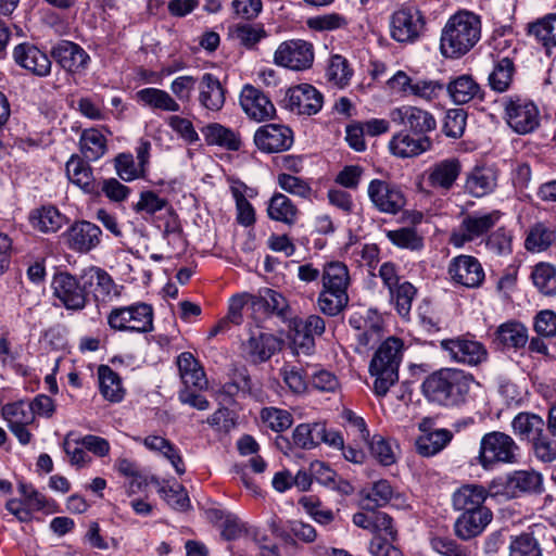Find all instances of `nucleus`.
I'll return each mask as SVG.
<instances>
[{
    "mask_svg": "<svg viewBox=\"0 0 556 556\" xmlns=\"http://www.w3.org/2000/svg\"><path fill=\"white\" fill-rule=\"evenodd\" d=\"M481 27L480 16L471 11L460 10L453 14L442 29V54L457 59L468 53L479 42Z\"/></svg>",
    "mask_w": 556,
    "mask_h": 556,
    "instance_id": "1",
    "label": "nucleus"
},
{
    "mask_svg": "<svg viewBox=\"0 0 556 556\" xmlns=\"http://www.w3.org/2000/svg\"><path fill=\"white\" fill-rule=\"evenodd\" d=\"M471 383V375L459 369L443 368L429 375L421 389L424 395L433 403L458 406L465 403Z\"/></svg>",
    "mask_w": 556,
    "mask_h": 556,
    "instance_id": "2",
    "label": "nucleus"
},
{
    "mask_svg": "<svg viewBox=\"0 0 556 556\" xmlns=\"http://www.w3.org/2000/svg\"><path fill=\"white\" fill-rule=\"evenodd\" d=\"M403 354L404 343L396 337H389L374 353L368 370L374 378L372 391L376 396H386L399 381V368Z\"/></svg>",
    "mask_w": 556,
    "mask_h": 556,
    "instance_id": "3",
    "label": "nucleus"
},
{
    "mask_svg": "<svg viewBox=\"0 0 556 556\" xmlns=\"http://www.w3.org/2000/svg\"><path fill=\"white\" fill-rule=\"evenodd\" d=\"M519 446L507 433L491 431L480 440L478 463L483 469L498 464H515L518 460Z\"/></svg>",
    "mask_w": 556,
    "mask_h": 556,
    "instance_id": "4",
    "label": "nucleus"
},
{
    "mask_svg": "<svg viewBox=\"0 0 556 556\" xmlns=\"http://www.w3.org/2000/svg\"><path fill=\"white\" fill-rule=\"evenodd\" d=\"M108 325L115 331L146 333L153 330V308L147 303L113 308Z\"/></svg>",
    "mask_w": 556,
    "mask_h": 556,
    "instance_id": "5",
    "label": "nucleus"
},
{
    "mask_svg": "<svg viewBox=\"0 0 556 556\" xmlns=\"http://www.w3.org/2000/svg\"><path fill=\"white\" fill-rule=\"evenodd\" d=\"M426 25V17L420 10L402 8L389 17L390 37L399 43L412 45L425 35Z\"/></svg>",
    "mask_w": 556,
    "mask_h": 556,
    "instance_id": "6",
    "label": "nucleus"
},
{
    "mask_svg": "<svg viewBox=\"0 0 556 556\" xmlns=\"http://www.w3.org/2000/svg\"><path fill=\"white\" fill-rule=\"evenodd\" d=\"M502 213L497 210L491 212H475L466 214L459 226L450 236V243L455 248H462L467 242L486 233L501 219Z\"/></svg>",
    "mask_w": 556,
    "mask_h": 556,
    "instance_id": "7",
    "label": "nucleus"
},
{
    "mask_svg": "<svg viewBox=\"0 0 556 556\" xmlns=\"http://www.w3.org/2000/svg\"><path fill=\"white\" fill-rule=\"evenodd\" d=\"M80 280L97 305H106L119 299L124 287L117 285L113 277L103 268L90 266L80 274Z\"/></svg>",
    "mask_w": 556,
    "mask_h": 556,
    "instance_id": "8",
    "label": "nucleus"
},
{
    "mask_svg": "<svg viewBox=\"0 0 556 556\" xmlns=\"http://www.w3.org/2000/svg\"><path fill=\"white\" fill-rule=\"evenodd\" d=\"M51 288L53 295L68 311H83L88 304V292L80 278L61 271L53 276Z\"/></svg>",
    "mask_w": 556,
    "mask_h": 556,
    "instance_id": "9",
    "label": "nucleus"
},
{
    "mask_svg": "<svg viewBox=\"0 0 556 556\" xmlns=\"http://www.w3.org/2000/svg\"><path fill=\"white\" fill-rule=\"evenodd\" d=\"M274 61L292 71L307 70L314 62L313 45L301 39L283 41L275 52Z\"/></svg>",
    "mask_w": 556,
    "mask_h": 556,
    "instance_id": "10",
    "label": "nucleus"
},
{
    "mask_svg": "<svg viewBox=\"0 0 556 556\" xmlns=\"http://www.w3.org/2000/svg\"><path fill=\"white\" fill-rule=\"evenodd\" d=\"M440 346L453 362L458 364L477 366L488 359L485 346L471 338L445 339L440 342Z\"/></svg>",
    "mask_w": 556,
    "mask_h": 556,
    "instance_id": "11",
    "label": "nucleus"
},
{
    "mask_svg": "<svg viewBox=\"0 0 556 556\" xmlns=\"http://www.w3.org/2000/svg\"><path fill=\"white\" fill-rule=\"evenodd\" d=\"M539 110L531 101L521 98L505 101V119L517 134L533 131L539 126Z\"/></svg>",
    "mask_w": 556,
    "mask_h": 556,
    "instance_id": "12",
    "label": "nucleus"
},
{
    "mask_svg": "<svg viewBox=\"0 0 556 556\" xmlns=\"http://www.w3.org/2000/svg\"><path fill=\"white\" fill-rule=\"evenodd\" d=\"M254 143L264 153H279L289 150L294 142L293 131L282 124H266L254 132Z\"/></svg>",
    "mask_w": 556,
    "mask_h": 556,
    "instance_id": "13",
    "label": "nucleus"
},
{
    "mask_svg": "<svg viewBox=\"0 0 556 556\" xmlns=\"http://www.w3.org/2000/svg\"><path fill=\"white\" fill-rule=\"evenodd\" d=\"M390 118L396 125L406 127L415 136H427L437 127V121L430 112L413 105H402L391 110Z\"/></svg>",
    "mask_w": 556,
    "mask_h": 556,
    "instance_id": "14",
    "label": "nucleus"
},
{
    "mask_svg": "<svg viewBox=\"0 0 556 556\" xmlns=\"http://www.w3.org/2000/svg\"><path fill=\"white\" fill-rule=\"evenodd\" d=\"M368 195L375 207L387 214H397L406 203L400 188L380 179L370 181Z\"/></svg>",
    "mask_w": 556,
    "mask_h": 556,
    "instance_id": "15",
    "label": "nucleus"
},
{
    "mask_svg": "<svg viewBox=\"0 0 556 556\" xmlns=\"http://www.w3.org/2000/svg\"><path fill=\"white\" fill-rule=\"evenodd\" d=\"M286 106L299 115H314L323 106V94L312 85L301 84L288 90Z\"/></svg>",
    "mask_w": 556,
    "mask_h": 556,
    "instance_id": "16",
    "label": "nucleus"
},
{
    "mask_svg": "<svg viewBox=\"0 0 556 556\" xmlns=\"http://www.w3.org/2000/svg\"><path fill=\"white\" fill-rule=\"evenodd\" d=\"M447 273L456 285L466 288H478L484 280V270L480 262L470 255L454 257L448 265Z\"/></svg>",
    "mask_w": 556,
    "mask_h": 556,
    "instance_id": "17",
    "label": "nucleus"
},
{
    "mask_svg": "<svg viewBox=\"0 0 556 556\" xmlns=\"http://www.w3.org/2000/svg\"><path fill=\"white\" fill-rule=\"evenodd\" d=\"M239 101L248 117L255 122L268 121L276 115V109L270 99L252 85L243 86Z\"/></svg>",
    "mask_w": 556,
    "mask_h": 556,
    "instance_id": "18",
    "label": "nucleus"
},
{
    "mask_svg": "<svg viewBox=\"0 0 556 556\" xmlns=\"http://www.w3.org/2000/svg\"><path fill=\"white\" fill-rule=\"evenodd\" d=\"M101 229L87 220L74 223L64 233L67 247L78 253H88L101 242Z\"/></svg>",
    "mask_w": 556,
    "mask_h": 556,
    "instance_id": "19",
    "label": "nucleus"
},
{
    "mask_svg": "<svg viewBox=\"0 0 556 556\" xmlns=\"http://www.w3.org/2000/svg\"><path fill=\"white\" fill-rule=\"evenodd\" d=\"M460 172L462 164L458 159H445L434 163L427 169V182L431 188L446 192L453 188Z\"/></svg>",
    "mask_w": 556,
    "mask_h": 556,
    "instance_id": "20",
    "label": "nucleus"
},
{
    "mask_svg": "<svg viewBox=\"0 0 556 556\" xmlns=\"http://www.w3.org/2000/svg\"><path fill=\"white\" fill-rule=\"evenodd\" d=\"M54 60L70 73H80L86 70L90 58L77 43L61 40L51 49Z\"/></svg>",
    "mask_w": 556,
    "mask_h": 556,
    "instance_id": "21",
    "label": "nucleus"
},
{
    "mask_svg": "<svg viewBox=\"0 0 556 556\" xmlns=\"http://www.w3.org/2000/svg\"><path fill=\"white\" fill-rule=\"evenodd\" d=\"M492 518L488 507L462 513L454 523L455 535L465 541L476 538L484 531Z\"/></svg>",
    "mask_w": 556,
    "mask_h": 556,
    "instance_id": "22",
    "label": "nucleus"
},
{
    "mask_svg": "<svg viewBox=\"0 0 556 556\" xmlns=\"http://www.w3.org/2000/svg\"><path fill=\"white\" fill-rule=\"evenodd\" d=\"M13 59L20 66L37 76L43 77L51 72V61L48 55L30 43L24 42L16 46L13 50Z\"/></svg>",
    "mask_w": 556,
    "mask_h": 556,
    "instance_id": "23",
    "label": "nucleus"
},
{
    "mask_svg": "<svg viewBox=\"0 0 556 556\" xmlns=\"http://www.w3.org/2000/svg\"><path fill=\"white\" fill-rule=\"evenodd\" d=\"M281 349V341L271 333L252 334L243 344L245 357L252 364L267 362Z\"/></svg>",
    "mask_w": 556,
    "mask_h": 556,
    "instance_id": "24",
    "label": "nucleus"
},
{
    "mask_svg": "<svg viewBox=\"0 0 556 556\" xmlns=\"http://www.w3.org/2000/svg\"><path fill=\"white\" fill-rule=\"evenodd\" d=\"M432 147V140L428 136H412L406 131L394 135L389 142L391 153L397 157H415L427 152Z\"/></svg>",
    "mask_w": 556,
    "mask_h": 556,
    "instance_id": "25",
    "label": "nucleus"
},
{
    "mask_svg": "<svg viewBox=\"0 0 556 556\" xmlns=\"http://www.w3.org/2000/svg\"><path fill=\"white\" fill-rule=\"evenodd\" d=\"M198 100L204 109L218 112L226 101V90L220 80L212 73H204L198 83Z\"/></svg>",
    "mask_w": 556,
    "mask_h": 556,
    "instance_id": "26",
    "label": "nucleus"
},
{
    "mask_svg": "<svg viewBox=\"0 0 556 556\" xmlns=\"http://www.w3.org/2000/svg\"><path fill=\"white\" fill-rule=\"evenodd\" d=\"M489 496L488 490L479 484H464L453 494V507L465 513L486 508L483 503Z\"/></svg>",
    "mask_w": 556,
    "mask_h": 556,
    "instance_id": "27",
    "label": "nucleus"
},
{
    "mask_svg": "<svg viewBox=\"0 0 556 556\" xmlns=\"http://www.w3.org/2000/svg\"><path fill=\"white\" fill-rule=\"evenodd\" d=\"M556 243V226L547 222L533 224L526 236L525 249L531 253H541Z\"/></svg>",
    "mask_w": 556,
    "mask_h": 556,
    "instance_id": "28",
    "label": "nucleus"
},
{
    "mask_svg": "<svg viewBox=\"0 0 556 556\" xmlns=\"http://www.w3.org/2000/svg\"><path fill=\"white\" fill-rule=\"evenodd\" d=\"M497 172L493 167H475L466 178L465 190L472 197H484L496 188Z\"/></svg>",
    "mask_w": 556,
    "mask_h": 556,
    "instance_id": "29",
    "label": "nucleus"
},
{
    "mask_svg": "<svg viewBox=\"0 0 556 556\" xmlns=\"http://www.w3.org/2000/svg\"><path fill=\"white\" fill-rule=\"evenodd\" d=\"M545 427L546 424L541 416L529 412L517 414L511 421L515 435L531 444L545 432Z\"/></svg>",
    "mask_w": 556,
    "mask_h": 556,
    "instance_id": "30",
    "label": "nucleus"
},
{
    "mask_svg": "<svg viewBox=\"0 0 556 556\" xmlns=\"http://www.w3.org/2000/svg\"><path fill=\"white\" fill-rule=\"evenodd\" d=\"M230 191L236 201L238 223L245 227L253 225L255 223V212L248 198L254 197V189L239 180H231Z\"/></svg>",
    "mask_w": 556,
    "mask_h": 556,
    "instance_id": "31",
    "label": "nucleus"
},
{
    "mask_svg": "<svg viewBox=\"0 0 556 556\" xmlns=\"http://www.w3.org/2000/svg\"><path fill=\"white\" fill-rule=\"evenodd\" d=\"M177 366L186 388L194 387L199 390L206 388L207 379L205 372L191 353H181L177 358Z\"/></svg>",
    "mask_w": 556,
    "mask_h": 556,
    "instance_id": "32",
    "label": "nucleus"
},
{
    "mask_svg": "<svg viewBox=\"0 0 556 556\" xmlns=\"http://www.w3.org/2000/svg\"><path fill=\"white\" fill-rule=\"evenodd\" d=\"M136 100L153 110H161L165 112L180 111L178 101L167 91L159 88H143L136 92Z\"/></svg>",
    "mask_w": 556,
    "mask_h": 556,
    "instance_id": "33",
    "label": "nucleus"
},
{
    "mask_svg": "<svg viewBox=\"0 0 556 556\" xmlns=\"http://www.w3.org/2000/svg\"><path fill=\"white\" fill-rule=\"evenodd\" d=\"M350 325L357 331L355 334L357 352H363L372 346L382 338V321L379 317H376L375 320H364V325H362L361 317H352L350 318Z\"/></svg>",
    "mask_w": 556,
    "mask_h": 556,
    "instance_id": "34",
    "label": "nucleus"
},
{
    "mask_svg": "<svg viewBox=\"0 0 556 556\" xmlns=\"http://www.w3.org/2000/svg\"><path fill=\"white\" fill-rule=\"evenodd\" d=\"M142 444L151 452L157 453L169 460L178 475H184L186 471L182 458L177 447L167 439L150 434L142 439Z\"/></svg>",
    "mask_w": 556,
    "mask_h": 556,
    "instance_id": "35",
    "label": "nucleus"
},
{
    "mask_svg": "<svg viewBox=\"0 0 556 556\" xmlns=\"http://www.w3.org/2000/svg\"><path fill=\"white\" fill-rule=\"evenodd\" d=\"M506 489L515 496L518 492L540 493L543 490L541 473L534 470H518L508 476Z\"/></svg>",
    "mask_w": 556,
    "mask_h": 556,
    "instance_id": "36",
    "label": "nucleus"
},
{
    "mask_svg": "<svg viewBox=\"0 0 556 556\" xmlns=\"http://www.w3.org/2000/svg\"><path fill=\"white\" fill-rule=\"evenodd\" d=\"M202 134L207 144L220 146L230 151H237L241 147L239 135L220 124L206 125L202 128Z\"/></svg>",
    "mask_w": 556,
    "mask_h": 556,
    "instance_id": "37",
    "label": "nucleus"
},
{
    "mask_svg": "<svg viewBox=\"0 0 556 556\" xmlns=\"http://www.w3.org/2000/svg\"><path fill=\"white\" fill-rule=\"evenodd\" d=\"M67 178L83 189L85 192L90 193L93 191V175L90 165L78 155H72L66 162Z\"/></svg>",
    "mask_w": 556,
    "mask_h": 556,
    "instance_id": "38",
    "label": "nucleus"
},
{
    "mask_svg": "<svg viewBox=\"0 0 556 556\" xmlns=\"http://www.w3.org/2000/svg\"><path fill=\"white\" fill-rule=\"evenodd\" d=\"M495 339L504 346L520 349L528 342V330L521 323L509 320L497 327Z\"/></svg>",
    "mask_w": 556,
    "mask_h": 556,
    "instance_id": "39",
    "label": "nucleus"
},
{
    "mask_svg": "<svg viewBox=\"0 0 556 556\" xmlns=\"http://www.w3.org/2000/svg\"><path fill=\"white\" fill-rule=\"evenodd\" d=\"M100 392L110 402H121L125 395L119 376L108 365L98 368Z\"/></svg>",
    "mask_w": 556,
    "mask_h": 556,
    "instance_id": "40",
    "label": "nucleus"
},
{
    "mask_svg": "<svg viewBox=\"0 0 556 556\" xmlns=\"http://www.w3.org/2000/svg\"><path fill=\"white\" fill-rule=\"evenodd\" d=\"M317 304L321 313L327 316L339 315L349 304L348 291L324 288L318 294Z\"/></svg>",
    "mask_w": 556,
    "mask_h": 556,
    "instance_id": "41",
    "label": "nucleus"
},
{
    "mask_svg": "<svg viewBox=\"0 0 556 556\" xmlns=\"http://www.w3.org/2000/svg\"><path fill=\"white\" fill-rule=\"evenodd\" d=\"M80 152L87 161H97L106 152V139L98 129L83 131L79 140Z\"/></svg>",
    "mask_w": 556,
    "mask_h": 556,
    "instance_id": "42",
    "label": "nucleus"
},
{
    "mask_svg": "<svg viewBox=\"0 0 556 556\" xmlns=\"http://www.w3.org/2000/svg\"><path fill=\"white\" fill-rule=\"evenodd\" d=\"M267 213L273 220L293 225L296 220L298 208L288 197L275 193L269 200Z\"/></svg>",
    "mask_w": 556,
    "mask_h": 556,
    "instance_id": "43",
    "label": "nucleus"
},
{
    "mask_svg": "<svg viewBox=\"0 0 556 556\" xmlns=\"http://www.w3.org/2000/svg\"><path fill=\"white\" fill-rule=\"evenodd\" d=\"M324 288L340 289L348 291L350 286V274L348 266L339 261H331L324 265L321 273Z\"/></svg>",
    "mask_w": 556,
    "mask_h": 556,
    "instance_id": "44",
    "label": "nucleus"
},
{
    "mask_svg": "<svg viewBox=\"0 0 556 556\" xmlns=\"http://www.w3.org/2000/svg\"><path fill=\"white\" fill-rule=\"evenodd\" d=\"M66 218L53 206H42L35 211L30 216V223L34 228L42 232L58 231Z\"/></svg>",
    "mask_w": 556,
    "mask_h": 556,
    "instance_id": "45",
    "label": "nucleus"
},
{
    "mask_svg": "<svg viewBox=\"0 0 556 556\" xmlns=\"http://www.w3.org/2000/svg\"><path fill=\"white\" fill-rule=\"evenodd\" d=\"M452 433L445 429H439L420 435L416 440V448L422 456H433L442 451L451 441Z\"/></svg>",
    "mask_w": 556,
    "mask_h": 556,
    "instance_id": "46",
    "label": "nucleus"
},
{
    "mask_svg": "<svg viewBox=\"0 0 556 556\" xmlns=\"http://www.w3.org/2000/svg\"><path fill=\"white\" fill-rule=\"evenodd\" d=\"M447 91L455 103L464 104L479 93L480 87L470 75H462L448 84Z\"/></svg>",
    "mask_w": 556,
    "mask_h": 556,
    "instance_id": "47",
    "label": "nucleus"
},
{
    "mask_svg": "<svg viewBox=\"0 0 556 556\" xmlns=\"http://www.w3.org/2000/svg\"><path fill=\"white\" fill-rule=\"evenodd\" d=\"M326 75L332 86L343 89L350 84L353 71L345 58L334 54L330 58Z\"/></svg>",
    "mask_w": 556,
    "mask_h": 556,
    "instance_id": "48",
    "label": "nucleus"
},
{
    "mask_svg": "<svg viewBox=\"0 0 556 556\" xmlns=\"http://www.w3.org/2000/svg\"><path fill=\"white\" fill-rule=\"evenodd\" d=\"M532 280L545 295H556V267L549 263H539L532 271Z\"/></svg>",
    "mask_w": 556,
    "mask_h": 556,
    "instance_id": "49",
    "label": "nucleus"
},
{
    "mask_svg": "<svg viewBox=\"0 0 556 556\" xmlns=\"http://www.w3.org/2000/svg\"><path fill=\"white\" fill-rule=\"evenodd\" d=\"M514 71V63L510 59H501L489 75V84L491 88L497 92L506 91L513 80Z\"/></svg>",
    "mask_w": 556,
    "mask_h": 556,
    "instance_id": "50",
    "label": "nucleus"
},
{
    "mask_svg": "<svg viewBox=\"0 0 556 556\" xmlns=\"http://www.w3.org/2000/svg\"><path fill=\"white\" fill-rule=\"evenodd\" d=\"M393 496V488L387 480H379L374 483L370 492L362 501V508L375 510L377 507L387 505Z\"/></svg>",
    "mask_w": 556,
    "mask_h": 556,
    "instance_id": "51",
    "label": "nucleus"
},
{
    "mask_svg": "<svg viewBox=\"0 0 556 556\" xmlns=\"http://www.w3.org/2000/svg\"><path fill=\"white\" fill-rule=\"evenodd\" d=\"M387 238L396 247L401 249H408L418 251L424 247V238L417 232L415 228L402 227L395 230H389Z\"/></svg>",
    "mask_w": 556,
    "mask_h": 556,
    "instance_id": "52",
    "label": "nucleus"
},
{
    "mask_svg": "<svg viewBox=\"0 0 556 556\" xmlns=\"http://www.w3.org/2000/svg\"><path fill=\"white\" fill-rule=\"evenodd\" d=\"M391 301L401 316H407L416 295V288L408 281H403L389 290Z\"/></svg>",
    "mask_w": 556,
    "mask_h": 556,
    "instance_id": "53",
    "label": "nucleus"
},
{
    "mask_svg": "<svg viewBox=\"0 0 556 556\" xmlns=\"http://www.w3.org/2000/svg\"><path fill=\"white\" fill-rule=\"evenodd\" d=\"M324 431V424H301L293 431V442L296 446L311 450L318 444V435Z\"/></svg>",
    "mask_w": 556,
    "mask_h": 556,
    "instance_id": "54",
    "label": "nucleus"
},
{
    "mask_svg": "<svg viewBox=\"0 0 556 556\" xmlns=\"http://www.w3.org/2000/svg\"><path fill=\"white\" fill-rule=\"evenodd\" d=\"M2 416L9 426L29 425L34 418V412L29 404L24 402L9 403L2 407Z\"/></svg>",
    "mask_w": 556,
    "mask_h": 556,
    "instance_id": "55",
    "label": "nucleus"
},
{
    "mask_svg": "<svg viewBox=\"0 0 556 556\" xmlns=\"http://www.w3.org/2000/svg\"><path fill=\"white\" fill-rule=\"evenodd\" d=\"M115 170L124 181H132L146 176V172L135 163L130 153H119L114 159Z\"/></svg>",
    "mask_w": 556,
    "mask_h": 556,
    "instance_id": "56",
    "label": "nucleus"
},
{
    "mask_svg": "<svg viewBox=\"0 0 556 556\" xmlns=\"http://www.w3.org/2000/svg\"><path fill=\"white\" fill-rule=\"evenodd\" d=\"M508 556H543L538 540L529 534L522 533L514 536L509 544Z\"/></svg>",
    "mask_w": 556,
    "mask_h": 556,
    "instance_id": "57",
    "label": "nucleus"
},
{
    "mask_svg": "<svg viewBox=\"0 0 556 556\" xmlns=\"http://www.w3.org/2000/svg\"><path fill=\"white\" fill-rule=\"evenodd\" d=\"M529 31L544 46H556V13L531 24Z\"/></svg>",
    "mask_w": 556,
    "mask_h": 556,
    "instance_id": "58",
    "label": "nucleus"
},
{
    "mask_svg": "<svg viewBox=\"0 0 556 556\" xmlns=\"http://www.w3.org/2000/svg\"><path fill=\"white\" fill-rule=\"evenodd\" d=\"M299 504L319 525L327 526L334 520L333 511L323 508L320 501L315 496H302Z\"/></svg>",
    "mask_w": 556,
    "mask_h": 556,
    "instance_id": "59",
    "label": "nucleus"
},
{
    "mask_svg": "<svg viewBox=\"0 0 556 556\" xmlns=\"http://www.w3.org/2000/svg\"><path fill=\"white\" fill-rule=\"evenodd\" d=\"M371 455L383 466L396 462L395 452L391 442L380 434H375L368 442Z\"/></svg>",
    "mask_w": 556,
    "mask_h": 556,
    "instance_id": "60",
    "label": "nucleus"
},
{
    "mask_svg": "<svg viewBox=\"0 0 556 556\" xmlns=\"http://www.w3.org/2000/svg\"><path fill=\"white\" fill-rule=\"evenodd\" d=\"M251 392L252 380L245 368L238 369L235 372L232 381L226 382L219 390V394L228 399V402L233 399L239 392Z\"/></svg>",
    "mask_w": 556,
    "mask_h": 556,
    "instance_id": "61",
    "label": "nucleus"
},
{
    "mask_svg": "<svg viewBox=\"0 0 556 556\" xmlns=\"http://www.w3.org/2000/svg\"><path fill=\"white\" fill-rule=\"evenodd\" d=\"M296 331L304 332V340L307 350L314 346V336H321L325 332V320L318 315H309L305 319L296 323Z\"/></svg>",
    "mask_w": 556,
    "mask_h": 556,
    "instance_id": "62",
    "label": "nucleus"
},
{
    "mask_svg": "<svg viewBox=\"0 0 556 556\" xmlns=\"http://www.w3.org/2000/svg\"><path fill=\"white\" fill-rule=\"evenodd\" d=\"M262 418L276 432L285 431L293 424L292 415L288 410L276 407L263 408Z\"/></svg>",
    "mask_w": 556,
    "mask_h": 556,
    "instance_id": "63",
    "label": "nucleus"
},
{
    "mask_svg": "<svg viewBox=\"0 0 556 556\" xmlns=\"http://www.w3.org/2000/svg\"><path fill=\"white\" fill-rule=\"evenodd\" d=\"M431 546L443 556H477L472 548L459 545L454 540L447 538L432 539Z\"/></svg>",
    "mask_w": 556,
    "mask_h": 556,
    "instance_id": "64",
    "label": "nucleus"
}]
</instances>
